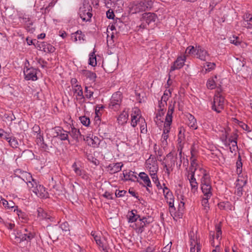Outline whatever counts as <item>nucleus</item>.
Wrapping results in <instances>:
<instances>
[{
    "label": "nucleus",
    "mask_w": 252,
    "mask_h": 252,
    "mask_svg": "<svg viewBox=\"0 0 252 252\" xmlns=\"http://www.w3.org/2000/svg\"><path fill=\"white\" fill-rule=\"evenodd\" d=\"M122 100V93L117 92L113 94L109 104V108L117 111L119 110Z\"/></svg>",
    "instance_id": "nucleus-8"
},
{
    "label": "nucleus",
    "mask_w": 252,
    "mask_h": 252,
    "mask_svg": "<svg viewBox=\"0 0 252 252\" xmlns=\"http://www.w3.org/2000/svg\"><path fill=\"white\" fill-rule=\"evenodd\" d=\"M137 211L136 210H132L129 212L127 215V218L129 222H133L136 221L138 219H140V216L136 214Z\"/></svg>",
    "instance_id": "nucleus-32"
},
{
    "label": "nucleus",
    "mask_w": 252,
    "mask_h": 252,
    "mask_svg": "<svg viewBox=\"0 0 252 252\" xmlns=\"http://www.w3.org/2000/svg\"><path fill=\"white\" fill-rule=\"evenodd\" d=\"M157 19V16L154 13L146 12L144 13L142 15V17L140 18V21L141 22V24L137 27L138 28L142 30L147 28V25L150 24L155 22Z\"/></svg>",
    "instance_id": "nucleus-5"
},
{
    "label": "nucleus",
    "mask_w": 252,
    "mask_h": 252,
    "mask_svg": "<svg viewBox=\"0 0 252 252\" xmlns=\"http://www.w3.org/2000/svg\"><path fill=\"white\" fill-rule=\"evenodd\" d=\"M199 172L198 175L202 176L201 179L202 191L204 195L211 196L212 192L210 176L206 170L203 168H199Z\"/></svg>",
    "instance_id": "nucleus-2"
},
{
    "label": "nucleus",
    "mask_w": 252,
    "mask_h": 252,
    "mask_svg": "<svg viewBox=\"0 0 252 252\" xmlns=\"http://www.w3.org/2000/svg\"><path fill=\"white\" fill-rule=\"evenodd\" d=\"M184 203L182 201H181V202L179 204V208H178V211L179 212V213H180L181 216H182V212L184 211Z\"/></svg>",
    "instance_id": "nucleus-62"
},
{
    "label": "nucleus",
    "mask_w": 252,
    "mask_h": 252,
    "mask_svg": "<svg viewBox=\"0 0 252 252\" xmlns=\"http://www.w3.org/2000/svg\"><path fill=\"white\" fill-rule=\"evenodd\" d=\"M146 167L149 173L158 172V165L157 160L154 158H149L146 162Z\"/></svg>",
    "instance_id": "nucleus-17"
},
{
    "label": "nucleus",
    "mask_w": 252,
    "mask_h": 252,
    "mask_svg": "<svg viewBox=\"0 0 252 252\" xmlns=\"http://www.w3.org/2000/svg\"><path fill=\"white\" fill-rule=\"evenodd\" d=\"M199 168L202 167L199 166L197 159H191L190 160V166L189 169L187 168V172L190 173L192 171L193 173H195L196 171L199 172Z\"/></svg>",
    "instance_id": "nucleus-26"
},
{
    "label": "nucleus",
    "mask_w": 252,
    "mask_h": 252,
    "mask_svg": "<svg viewBox=\"0 0 252 252\" xmlns=\"http://www.w3.org/2000/svg\"><path fill=\"white\" fill-rule=\"evenodd\" d=\"M216 235H215L214 231L210 232V239L211 245L213 247H216V249L213 250L212 252H220V240L222 232L219 226L216 227Z\"/></svg>",
    "instance_id": "nucleus-6"
},
{
    "label": "nucleus",
    "mask_w": 252,
    "mask_h": 252,
    "mask_svg": "<svg viewBox=\"0 0 252 252\" xmlns=\"http://www.w3.org/2000/svg\"><path fill=\"white\" fill-rule=\"evenodd\" d=\"M96 243L100 249H101V251L102 252H108L106 246L104 245L102 242L100 238H99L98 240H96Z\"/></svg>",
    "instance_id": "nucleus-48"
},
{
    "label": "nucleus",
    "mask_w": 252,
    "mask_h": 252,
    "mask_svg": "<svg viewBox=\"0 0 252 252\" xmlns=\"http://www.w3.org/2000/svg\"><path fill=\"white\" fill-rule=\"evenodd\" d=\"M187 117L188 120V121L187 122V125L188 126L192 129H197V123L195 117L190 114L187 115Z\"/></svg>",
    "instance_id": "nucleus-25"
},
{
    "label": "nucleus",
    "mask_w": 252,
    "mask_h": 252,
    "mask_svg": "<svg viewBox=\"0 0 252 252\" xmlns=\"http://www.w3.org/2000/svg\"><path fill=\"white\" fill-rule=\"evenodd\" d=\"M34 193L40 198H47L48 195V192L45 189V188L39 184Z\"/></svg>",
    "instance_id": "nucleus-22"
},
{
    "label": "nucleus",
    "mask_w": 252,
    "mask_h": 252,
    "mask_svg": "<svg viewBox=\"0 0 252 252\" xmlns=\"http://www.w3.org/2000/svg\"><path fill=\"white\" fill-rule=\"evenodd\" d=\"M224 98L223 96L218 92L214 97V100L212 102V109L216 112L220 113L224 108Z\"/></svg>",
    "instance_id": "nucleus-9"
},
{
    "label": "nucleus",
    "mask_w": 252,
    "mask_h": 252,
    "mask_svg": "<svg viewBox=\"0 0 252 252\" xmlns=\"http://www.w3.org/2000/svg\"><path fill=\"white\" fill-rule=\"evenodd\" d=\"M218 207L220 209L225 210H231L232 207L230 203L228 202L219 203Z\"/></svg>",
    "instance_id": "nucleus-38"
},
{
    "label": "nucleus",
    "mask_w": 252,
    "mask_h": 252,
    "mask_svg": "<svg viewBox=\"0 0 252 252\" xmlns=\"http://www.w3.org/2000/svg\"><path fill=\"white\" fill-rule=\"evenodd\" d=\"M237 135L236 133H233L231 137L229 138V141L232 143V147L233 150H235V148H237Z\"/></svg>",
    "instance_id": "nucleus-43"
},
{
    "label": "nucleus",
    "mask_w": 252,
    "mask_h": 252,
    "mask_svg": "<svg viewBox=\"0 0 252 252\" xmlns=\"http://www.w3.org/2000/svg\"><path fill=\"white\" fill-rule=\"evenodd\" d=\"M152 0H141L133 3L130 10L132 13H137L146 10H150L153 7Z\"/></svg>",
    "instance_id": "nucleus-4"
},
{
    "label": "nucleus",
    "mask_w": 252,
    "mask_h": 252,
    "mask_svg": "<svg viewBox=\"0 0 252 252\" xmlns=\"http://www.w3.org/2000/svg\"><path fill=\"white\" fill-rule=\"evenodd\" d=\"M48 233L51 239L57 240L61 234L60 228L57 225H55L49 229Z\"/></svg>",
    "instance_id": "nucleus-21"
},
{
    "label": "nucleus",
    "mask_w": 252,
    "mask_h": 252,
    "mask_svg": "<svg viewBox=\"0 0 252 252\" xmlns=\"http://www.w3.org/2000/svg\"><path fill=\"white\" fill-rule=\"evenodd\" d=\"M114 26L115 30L118 32H119L121 31V29H123L125 25L124 23L119 20L118 21H116L114 24Z\"/></svg>",
    "instance_id": "nucleus-45"
},
{
    "label": "nucleus",
    "mask_w": 252,
    "mask_h": 252,
    "mask_svg": "<svg viewBox=\"0 0 252 252\" xmlns=\"http://www.w3.org/2000/svg\"><path fill=\"white\" fill-rule=\"evenodd\" d=\"M243 27L250 30L251 33L252 34V14L246 13L243 15Z\"/></svg>",
    "instance_id": "nucleus-14"
},
{
    "label": "nucleus",
    "mask_w": 252,
    "mask_h": 252,
    "mask_svg": "<svg viewBox=\"0 0 252 252\" xmlns=\"http://www.w3.org/2000/svg\"><path fill=\"white\" fill-rule=\"evenodd\" d=\"M59 227L60 228V231L62 230L63 231H66L69 230L68 224L66 222L62 223Z\"/></svg>",
    "instance_id": "nucleus-56"
},
{
    "label": "nucleus",
    "mask_w": 252,
    "mask_h": 252,
    "mask_svg": "<svg viewBox=\"0 0 252 252\" xmlns=\"http://www.w3.org/2000/svg\"><path fill=\"white\" fill-rule=\"evenodd\" d=\"M25 174L26 179H23V180L27 183L29 189L34 193L39 184L32 179L30 173L25 172Z\"/></svg>",
    "instance_id": "nucleus-12"
},
{
    "label": "nucleus",
    "mask_w": 252,
    "mask_h": 252,
    "mask_svg": "<svg viewBox=\"0 0 252 252\" xmlns=\"http://www.w3.org/2000/svg\"><path fill=\"white\" fill-rule=\"evenodd\" d=\"M84 140L86 141L88 144L93 147H95L99 143V139L95 136H86L84 138Z\"/></svg>",
    "instance_id": "nucleus-28"
},
{
    "label": "nucleus",
    "mask_w": 252,
    "mask_h": 252,
    "mask_svg": "<svg viewBox=\"0 0 252 252\" xmlns=\"http://www.w3.org/2000/svg\"><path fill=\"white\" fill-rule=\"evenodd\" d=\"M164 169L165 170V172L169 176L171 172L173 171V167L175 165V160L174 158L171 156L170 154L166 156V157L164 159V161L162 163Z\"/></svg>",
    "instance_id": "nucleus-10"
},
{
    "label": "nucleus",
    "mask_w": 252,
    "mask_h": 252,
    "mask_svg": "<svg viewBox=\"0 0 252 252\" xmlns=\"http://www.w3.org/2000/svg\"><path fill=\"white\" fill-rule=\"evenodd\" d=\"M247 180L245 177L239 176L238 179L237 180L236 186L241 187H244L247 184Z\"/></svg>",
    "instance_id": "nucleus-40"
},
{
    "label": "nucleus",
    "mask_w": 252,
    "mask_h": 252,
    "mask_svg": "<svg viewBox=\"0 0 252 252\" xmlns=\"http://www.w3.org/2000/svg\"><path fill=\"white\" fill-rule=\"evenodd\" d=\"M196 52L195 54L196 57L202 61H206L207 58L209 56L208 52L199 45L196 46Z\"/></svg>",
    "instance_id": "nucleus-18"
},
{
    "label": "nucleus",
    "mask_w": 252,
    "mask_h": 252,
    "mask_svg": "<svg viewBox=\"0 0 252 252\" xmlns=\"http://www.w3.org/2000/svg\"><path fill=\"white\" fill-rule=\"evenodd\" d=\"M53 6V2H50L48 6L47 7H46V8H42L41 9V12L42 13H46L47 12H49V9H48V8L50 7H52Z\"/></svg>",
    "instance_id": "nucleus-61"
},
{
    "label": "nucleus",
    "mask_w": 252,
    "mask_h": 252,
    "mask_svg": "<svg viewBox=\"0 0 252 252\" xmlns=\"http://www.w3.org/2000/svg\"><path fill=\"white\" fill-rule=\"evenodd\" d=\"M172 90L170 89L166 90L162 96L161 99L163 101V103H166L169 97L171 96Z\"/></svg>",
    "instance_id": "nucleus-39"
},
{
    "label": "nucleus",
    "mask_w": 252,
    "mask_h": 252,
    "mask_svg": "<svg viewBox=\"0 0 252 252\" xmlns=\"http://www.w3.org/2000/svg\"><path fill=\"white\" fill-rule=\"evenodd\" d=\"M164 114V109L161 108L158 110V113L157 114L156 117L154 119V121L156 124H158V118L161 117Z\"/></svg>",
    "instance_id": "nucleus-53"
},
{
    "label": "nucleus",
    "mask_w": 252,
    "mask_h": 252,
    "mask_svg": "<svg viewBox=\"0 0 252 252\" xmlns=\"http://www.w3.org/2000/svg\"><path fill=\"white\" fill-rule=\"evenodd\" d=\"M172 243L170 242L165 247L163 248L162 252H170Z\"/></svg>",
    "instance_id": "nucleus-60"
},
{
    "label": "nucleus",
    "mask_w": 252,
    "mask_h": 252,
    "mask_svg": "<svg viewBox=\"0 0 252 252\" xmlns=\"http://www.w3.org/2000/svg\"><path fill=\"white\" fill-rule=\"evenodd\" d=\"M190 252H200L201 245L200 243L199 238L198 237L196 232L190 231L189 233Z\"/></svg>",
    "instance_id": "nucleus-7"
},
{
    "label": "nucleus",
    "mask_w": 252,
    "mask_h": 252,
    "mask_svg": "<svg viewBox=\"0 0 252 252\" xmlns=\"http://www.w3.org/2000/svg\"><path fill=\"white\" fill-rule=\"evenodd\" d=\"M89 64L93 66H94L96 65V57L94 52H93L90 54Z\"/></svg>",
    "instance_id": "nucleus-47"
},
{
    "label": "nucleus",
    "mask_w": 252,
    "mask_h": 252,
    "mask_svg": "<svg viewBox=\"0 0 252 252\" xmlns=\"http://www.w3.org/2000/svg\"><path fill=\"white\" fill-rule=\"evenodd\" d=\"M174 110V105L170 104L168 106V110L164 124L163 132L161 137V140L163 146H165L167 145V139L168 138V133L171 128L170 126L172 122V114Z\"/></svg>",
    "instance_id": "nucleus-1"
},
{
    "label": "nucleus",
    "mask_w": 252,
    "mask_h": 252,
    "mask_svg": "<svg viewBox=\"0 0 252 252\" xmlns=\"http://www.w3.org/2000/svg\"><path fill=\"white\" fill-rule=\"evenodd\" d=\"M123 174L126 180L134 181L135 179H137L135 173L132 171H125Z\"/></svg>",
    "instance_id": "nucleus-34"
},
{
    "label": "nucleus",
    "mask_w": 252,
    "mask_h": 252,
    "mask_svg": "<svg viewBox=\"0 0 252 252\" xmlns=\"http://www.w3.org/2000/svg\"><path fill=\"white\" fill-rule=\"evenodd\" d=\"M206 85L209 89L212 90L215 89L216 87V83L214 78L208 79Z\"/></svg>",
    "instance_id": "nucleus-46"
},
{
    "label": "nucleus",
    "mask_w": 252,
    "mask_h": 252,
    "mask_svg": "<svg viewBox=\"0 0 252 252\" xmlns=\"http://www.w3.org/2000/svg\"><path fill=\"white\" fill-rule=\"evenodd\" d=\"M68 133L76 141H78L79 137H81V134L79 129L75 128L74 127H71L69 129Z\"/></svg>",
    "instance_id": "nucleus-31"
},
{
    "label": "nucleus",
    "mask_w": 252,
    "mask_h": 252,
    "mask_svg": "<svg viewBox=\"0 0 252 252\" xmlns=\"http://www.w3.org/2000/svg\"><path fill=\"white\" fill-rule=\"evenodd\" d=\"M68 132L67 131L62 130L60 131V132H58L57 137H58L60 140H68Z\"/></svg>",
    "instance_id": "nucleus-36"
},
{
    "label": "nucleus",
    "mask_w": 252,
    "mask_h": 252,
    "mask_svg": "<svg viewBox=\"0 0 252 252\" xmlns=\"http://www.w3.org/2000/svg\"><path fill=\"white\" fill-rule=\"evenodd\" d=\"M84 35L82 34V32L80 31H77L74 33L72 34V38L74 39V41H77V40H84Z\"/></svg>",
    "instance_id": "nucleus-37"
},
{
    "label": "nucleus",
    "mask_w": 252,
    "mask_h": 252,
    "mask_svg": "<svg viewBox=\"0 0 252 252\" xmlns=\"http://www.w3.org/2000/svg\"><path fill=\"white\" fill-rule=\"evenodd\" d=\"M140 113V110L137 107L132 109L131 125L133 127H135L138 123H145V120L141 117Z\"/></svg>",
    "instance_id": "nucleus-11"
},
{
    "label": "nucleus",
    "mask_w": 252,
    "mask_h": 252,
    "mask_svg": "<svg viewBox=\"0 0 252 252\" xmlns=\"http://www.w3.org/2000/svg\"><path fill=\"white\" fill-rule=\"evenodd\" d=\"M34 237L33 233L27 228H25L21 231H17L13 234L12 238L13 242L16 244H20L24 241L30 242Z\"/></svg>",
    "instance_id": "nucleus-3"
},
{
    "label": "nucleus",
    "mask_w": 252,
    "mask_h": 252,
    "mask_svg": "<svg viewBox=\"0 0 252 252\" xmlns=\"http://www.w3.org/2000/svg\"><path fill=\"white\" fill-rule=\"evenodd\" d=\"M243 187L237 186L236 185V189L235 193L239 197H241L243 195Z\"/></svg>",
    "instance_id": "nucleus-55"
},
{
    "label": "nucleus",
    "mask_w": 252,
    "mask_h": 252,
    "mask_svg": "<svg viewBox=\"0 0 252 252\" xmlns=\"http://www.w3.org/2000/svg\"><path fill=\"white\" fill-rule=\"evenodd\" d=\"M126 193V191H125L124 190H116V192H115V195L117 197H122V196H124V195Z\"/></svg>",
    "instance_id": "nucleus-57"
},
{
    "label": "nucleus",
    "mask_w": 252,
    "mask_h": 252,
    "mask_svg": "<svg viewBox=\"0 0 252 252\" xmlns=\"http://www.w3.org/2000/svg\"><path fill=\"white\" fill-rule=\"evenodd\" d=\"M163 192L167 203L168 204H169V202L174 203V196L172 192L166 187L163 188Z\"/></svg>",
    "instance_id": "nucleus-27"
},
{
    "label": "nucleus",
    "mask_w": 252,
    "mask_h": 252,
    "mask_svg": "<svg viewBox=\"0 0 252 252\" xmlns=\"http://www.w3.org/2000/svg\"><path fill=\"white\" fill-rule=\"evenodd\" d=\"M10 146L12 148H17L18 145V141L16 138L11 137L8 141Z\"/></svg>",
    "instance_id": "nucleus-50"
},
{
    "label": "nucleus",
    "mask_w": 252,
    "mask_h": 252,
    "mask_svg": "<svg viewBox=\"0 0 252 252\" xmlns=\"http://www.w3.org/2000/svg\"><path fill=\"white\" fill-rule=\"evenodd\" d=\"M79 119L81 123L85 126H88L90 125V119L86 116L80 117Z\"/></svg>",
    "instance_id": "nucleus-52"
},
{
    "label": "nucleus",
    "mask_w": 252,
    "mask_h": 252,
    "mask_svg": "<svg viewBox=\"0 0 252 252\" xmlns=\"http://www.w3.org/2000/svg\"><path fill=\"white\" fill-rule=\"evenodd\" d=\"M72 168L77 176L80 177L85 180H88L89 178V176L86 172L78 166L76 162L72 164Z\"/></svg>",
    "instance_id": "nucleus-16"
},
{
    "label": "nucleus",
    "mask_w": 252,
    "mask_h": 252,
    "mask_svg": "<svg viewBox=\"0 0 252 252\" xmlns=\"http://www.w3.org/2000/svg\"><path fill=\"white\" fill-rule=\"evenodd\" d=\"M81 73L84 76L89 78L91 81H95L96 77L95 73L88 70H82Z\"/></svg>",
    "instance_id": "nucleus-33"
},
{
    "label": "nucleus",
    "mask_w": 252,
    "mask_h": 252,
    "mask_svg": "<svg viewBox=\"0 0 252 252\" xmlns=\"http://www.w3.org/2000/svg\"><path fill=\"white\" fill-rule=\"evenodd\" d=\"M139 177L141 179L144 184V186H146V190L147 191H148L149 193L151 192L150 189L148 188L149 187H151L152 186L151 181L147 175L144 172H141L139 174Z\"/></svg>",
    "instance_id": "nucleus-20"
},
{
    "label": "nucleus",
    "mask_w": 252,
    "mask_h": 252,
    "mask_svg": "<svg viewBox=\"0 0 252 252\" xmlns=\"http://www.w3.org/2000/svg\"><path fill=\"white\" fill-rule=\"evenodd\" d=\"M44 50H47L48 52L52 53L55 51V48L50 44H47L46 46L44 48Z\"/></svg>",
    "instance_id": "nucleus-59"
},
{
    "label": "nucleus",
    "mask_w": 252,
    "mask_h": 252,
    "mask_svg": "<svg viewBox=\"0 0 252 252\" xmlns=\"http://www.w3.org/2000/svg\"><path fill=\"white\" fill-rule=\"evenodd\" d=\"M168 205H169V212H170L171 215L173 217H175L177 216L180 217L181 216V215L179 213H178V215H176V212L175 211V208L174 205V203L169 202V204H168Z\"/></svg>",
    "instance_id": "nucleus-41"
},
{
    "label": "nucleus",
    "mask_w": 252,
    "mask_h": 252,
    "mask_svg": "<svg viewBox=\"0 0 252 252\" xmlns=\"http://www.w3.org/2000/svg\"><path fill=\"white\" fill-rule=\"evenodd\" d=\"M122 166L123 164H121V163H115L110 164L108 166V168L109 170L110 173L111 174H113L121 171Z\"/></svg>",
    "instance_id": "nucleus-30"
},
{
    "label": "nucleus",
    "mask_w": 252,
    "mask_h": 252,
    "mask_svg": "<svg viewBox=\"0 0 252 252\" xmlns=\"http://www.w3.org/2000/svg\"><path fill=\"white\" fill-rule=\"evenodd\" d=\"M128 118V111L125 109L119 116L117 121L120 125H123L126 123Z\"/></svg>",
    "instance_id": "nucleus-29"
},
{
    "label": "nucleus",
    "mask_w": 252,
    "mask_h": 252,
    "mask_svg": "<svg viewBox=\"0 0 252 252\" xmlns=\"http://www.w3.org/2000/svg\"><path fill=\"white\" fill-rule=\"evenodd\" d=\"M182 149L183 148H178L177 151L179 152V158L180 159V163L179 166L181 165L182 160L185 159V158L182 156Z\"/></svg>",
    "instance_id": "nucleus-58"
},
{
    "label": "nucleus",
    "mask_w": 252,
    "mask_h": 252,
    "mask_svg": "<svg viewBox=\"0 0 252 252\" xmlns=\"http://www.w3.org/2000/svg\"><path fill=\"white\" fill-rule=\"evenodd\" d=\"M194 174L195 173H193L192 171L190 173L187 172L186 174L189 181L191 187V190L194 193L197 190L198 186V184L194 177Z\"/></svg>",
    "instance_id": "nucleus-13"
},
{
    "label": "nucleus",
    "mask_w": 252,
    "mask_h": 252,
    "mask_svg": "<svg viewBox=\"0 0 252 252\" xmlns=\"http://www.w3.org/2000/svg\"><path fill=\"white\" fill-rule=\"evenodd\" d=\"M185 61V57H178L174 62L173 65L171 66L170 71H172L181 68L184 65Z\"/></svg>",
    "instance_id": "nucleus-24"
},
{
    "label": "nucleus",
    "mask_w": 252,
    "mask_h": 252,
    "mask_svg": "<svg viewBox=\"0 0 252 252\" xmlns=\"http://www.w3.org/2000/svg\"><path fill=\"white\" fill-rule=\"evenodd\" d=\"M25 79L27 80L35 81L37 79L36 69L33 67L27 68L24 71Z\"/></svg>",
    "instance_id": "nucleus-15"
},
{
    "label": "nucleus",
    "mask_w": 252,
    "mask_h": 252,
    "mask_svg": "<svg viewBox=\"0 0 252 252\" xmlns=\"http://www.w3.org/2000/svg\"><path fill=\"white\" fill-rule=\"evenodd\" d=\"M106 16L108 19H113L115 15L113 11H110V10H109L106 12Z\"/></svg>",
    "instance_id": "nucleus-63"
},
{
    "label": "nucleus",
    "mask_w": 252,
    "mask_h": 252,
    "mask_svg": "<svg viewBox=\"0 0 252 252\" xmlns=\"http://www.w3.org/2000/svg\"><path fill=\"white\" fill-rule=\"evenodd\" d=\"M90 89H91V87H85V96L88 98H91L94 94L93 92Z\"/></svg>",
    "instance_id": "nucleus-54"
},
{
    "label": "nucleus",
    "mask_w": 252,
    "mask_h": 252,
    "mask_svg": "<svg viewBox=\"0 0 252 252\" xmlns=\"http://www.w3.org/2000/svg\"><path fill=\"white\" fill-rule=\"evenodd\" d=\"M184 139V134H182L181 130L179 131V133L178 134V138L177 140L178 141V146L177 148H183V141Z\"/></svg>",
    "instance_id": "nucleus-44"
},
{
    "label": "nucleus",
    "mask_w": 252,
    "mask_h": 252,
    "mask_svg": "<svg viewBox=\"0 0 252 252\" xmlns=\"http://www.w3.org/2000/svg\"><path fill=\"white\" fill-rule=\"evenodd\" d=\"M155 251V247H148L145 250H143L141 252H154Z\"/></svg>",
    "instance_id": "nucleus-64"
},
{
    "label": "nucleus",
    "mask_w": 252,
    "mask_h": 252,
    "mask_svg": "<svg viewBox=\"0 0 252 252\" xmlns=\"http://www.w3.org/2000/svg\"><path fill=\"white\" fill-rule=\"evenodd\" d=\"M216 64L214 63H206V65H204V68H205V72H210L214 70L216 67Z\"/></svg>",
    "instance_id": "nucleus-42"
},
{
    "label": "nucleus",
    "mask_w": 252,
    "mask_h": 252,
    "mask_svg": "<svg viewBox=\"0 0 252 252\" xmlns=\"http://www.w3.org/2000/svg\"><path fill=\"white\" fill-rule=\"evenodd\" d=\"M37 217L39 220H50L51 221L53 220L54 218L50 215L48 214L42 208H39L37 210Z\"/></svg>",
    "instance_id": "nucleus-19"
},
{
    "label": "nucleus",
    "mask_w": 252,
    "mask_h": 252,
    "mask_svg": "<svg viewBox=\"0 0 252 252\" xmlns=\"http://www.w3.org/2000/svg\"><path fill=\"white\" fill-rule=\"evenodd\" d=\"M157 172L150 173V175L153 180V181L157 185V186L158 188L160 186V183L157 174Z\"/></svg>",
    "instance_id": "nucleus-49"
},
{
    "label": "nucleus",
    "mask_w": 252,
    "mask_h": 252,
    "mask_svg": "<svg viewBox=\"0 0 252 252\" xmlns=\"http://www.w3.org/2000/svg\"><path fill=\"white\" fill-rule=\"evenodd\" d=\"M72 91L74 94H76L77 99H82L84 98L82 88L80 85H76L72 86Z\"/></svg>",
    "instance_id": "nucleus-23"
},
{
    "label": "nucleus",
    "mask_w": 252,
    "mask_h": 252,
    "mask_svg": "<svg viewBox=\"0 0 252 252\" xmlns=\"http://www.w3.org/2000/svg\"><path fill=\"white\" fill-rule=\"evenodd\" d=\"M211 196H207V195H204L203 194V197L201 201V204L202 206L203 207V209L205 210V212L207 213L209 210V206L208 204V199Z\"/></svg>",
    "instance_id": "nucleus-35"
},
{
    "label": "nucleus",
    "mask_w": 252,
    "mask_h": 252,
    "mask_svg": "<svg viewBox=\"0 0 252 252\" xmlns=\"http://www.w3.org/2000/svg\"><path fill=\"white\" fill-rule=\"evenodd\" d=\"M196 47L194 48V46H189L186 49V54L187 55L195 54L196 52Z\"/></svg>",
    "instance_id": "nucleus-51"
}]
</instances>
